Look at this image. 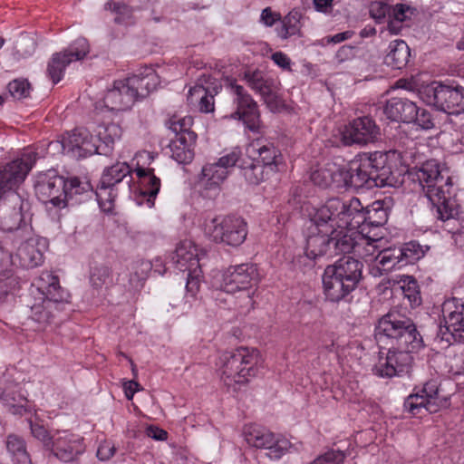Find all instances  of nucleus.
<instances>
[{"mask_svg": "<svg viewBox=\"0 0 464 464\" xmlns=\"http://www.w3.org/2000/svg\"><path fill=\"white\" fill-rule=\"evenodd\" d=\"M115 450L116 449L111 442L104 440L98 447L97 458L102 461L109 460L114 456Z\"/></svg>", "mask_w": 464, "mask_h": 464, "instance_id": "69168bd1", "label": "nucleus"}, {"mask_svg": "<svg viewBox=\"0 0 464 464\" xmlns=\"http://www.w3.org/2000/svg\"><path fill=\"white\" fill-rule=\"evenodd\" d=\"M366 222L361 225V227L352 228L351 234L344 235L343 241H338L340 253L353 252L359 257L366 262H374V258L381 250L382 237H373L364 234Z\"/></svg>", "mask_w": 464, "mask_h": 464, "instance_id": "0eeeda50", "label": "nucleus"}, {"mask_svg": "<svg viewBox=\"0 0 464 464\" xmlns=\"http://www.w3.org/2000/svg\"><path fill=\"white\" fill-rule=\"evenodd\" d=\"M362 161H368V169L372 174V179L375 186L391 185L388 180L391 174L390 168L386 166L387 156L381 151L372 153H364L360 155Z\"/></svg>", "mask_w": 464, "mask_h": 464, "instance_id": "72a5a7b5", "label": "nucleus"}, {"mask_svg": "<svg viewBox=\"0 0 464 464\" xmlns=\"http://www.w3.org/2000/svg\"><path fill=\"white\" fill-rule=\"evenodd\" d=\"M233 97L235 111L230 115L231 119L240 120L252 131H257L260 128V115L256 102L251 95L236 81H231L228 86Z\"/></svg>", "mask_w": 464, "mask_h": 464, "instance_id": "6e6552de", "label": "nucleus"}, {"mask_svg": "<svg viewBox=\"0 0 464 464\" xmlns=\"http://www.w3.org/2000/svg\"><path fill=\"white\" fill-rule=\"evenodd\" d=\"M124 81L130 91L133 92L135 100L146 97L160 83L156 71L149 66L140 69L138 73L127 77Z\"/></svg>", "mask_w": 464, "mask_h": 464, "instance_id": "5701e85b", "label": "nucleus"}, {"mask_svg": "<svg viewBox=\"0 0 464 464\" xmlns=\"http://www.w3.org/2000/svg\"><path fill=\"white\" fill-rule=\"evenodd\" d=\"M376 214H380L381 220L372 221L379 226L385 220V212L379 211L373 208ZM371 215V210L367 211ZM367 218L372 219V217H366L360 200L358 198H352L348 203L342 201L339 198H330L324 205L317 208L314 214L311 215V221L315 226V230L322 231L326 234L343 236L351 234L353 227H361L366 222Z\"/></svg>", "mask_w": 464, "mask_h": 464, "instance_id": "f257e3e1", "label": "nucleus"}, {"mask_svg": "<svg viewBox=\"0 0 464 464\" xmlns=\"http://www.w3.org/2000/svg\"><path fill=\"white\" fill-rule=\"evenodd\" d=\"M243 80L247 86L259 93L268 106L272 107L276 100L277 82L260 70H247Z\"/></svg>", "mask_w": 464, "mask_h": 464, "instance_id": "4be33fe9", "label": "nucleus"}, {"mask_svg": "<svg viewBox=\"0 0 464 464\" xmlns=\"http://www.w3.org/2000/svg\"><path fill=\"white\" fill-rule=\"evenodd\" d=\"M368 166V161H362L360 156L347 164L341 165L342 188H360L374 185L372 174L369 171Z\"/></svg>", "mask_w": 464, "mask_h": 464, "instance_id": "412c9836", "label": "nucleus"}, {"mask_svg": "<svg viewBox=\"0 0 464 464\" xmlns=\"http://www.w3.org/2000/svg\"><path fill=\"white\" fill-rule=\"evenodd\" d=\"M411 322V319L401 316L398 313L390 312L379 320L375 335L380 341L382 338H387L392 343Z\"/></svg>", "mask_w": 464, "mask_h": 464, "instance_id": "393cba45", "label": "nucleus"}, {"mask_svg": "<svg viewBox=\"0 0 464 464\" xmlns=\"http://www.w3.org/2000/svg\"><path fill=\"white\" fill-rule=\"evenodd\" d=\"M291 446V442L287 439L284 437L276 438L273 435V443L267 446L266 450L268 451L266 454L271 459H279L288 452Z\"/></svg>", "mask_w": 464, "mask_h": 464, "instance_id": "864d4df0", "label": "nucleus"}, {"mask_svg": "<svg viewBox=\"0 0 464 464\" xmlns=\"http://www.w3.org/2000/svg\"><path fill=\"white\" fill-rule=\"evenodd\" d=\"M444 404L445 401L439 396L436 382H429L418 392L407 397L404 401V408L405 411L416 416L421 414L423 411L435 413Z\"/></svg>", "mask_w": 464, "mask_h": 464, "instance_id": "4468645a", "label": "nucleus"}, {"mask_svg": "<svg viewBox=\"0 0 464 464\" xmlns=\"http://www.w3.org/2000/svg\"><path fill=\"white\" fill-rule=\"evenodd\" d=\"M222 85L218 79L202 74L195 84L189 87L187 100L189 104L196 106L200 112L209 113L215 110V96L221 91Z\"/></svg>", "mask_w": 464, "mask_h": 464, "instance_id": "1a4fd4ad", "label": "nucleus"}, {"mask_svg": "<svg viewBox=\"0 0 464 464\" xmlns=\"http://www.w3.org/2000/svg\"><path fill=\"white\" fill-rule=\"evenodd\" d=\"M32 286L36 288L41 296L56 300H67L69 297L68 293L61 287L59 277L51 271H43L34 280Z\"/></svg>", "mask_w": 464, "mask_h": 464, "instance_id": "2f4dec72", "label": "nucleus"}, {"mask_svg": "<svg viewBox=\"0 0 464 464\" xmlns=\"http://www.w3.org/2000/svg\"><path fill=\"white\" fill-rule=\"evenodd\" d=\"M6 449L14 461L18 464H31L30 455L22 437L16 434H9L6 438Z\"/></svg>", "mask_w": 464, "mask_h": 464, "instance_id": "49530a36", "label": "nucleus"}, {"mask_svg": "<svg viewBox=\"0 0 464 464\" xmlns=\"http://www.w3.org/2000/svg\"><path fill=\"white\" fill-rule=\"evenodd\" d=\"M244 438L252 447L266 449L273 443V433L256 424H249L244 428Z\"/></svg>", "mask_w": 464, "mask_h": 464, "instance_id": "79ce46f5", "label": "nucleus"}, {"mask_svg": "<svg viewBox=\"0 0 464 464\" xmlns=\"http://www.w3.org/2000/svg\"><path fill=\"white\" fill-rule=\"evenodd\" d=\"M271 59L280 68L291 71V59L282 52H276L272 54Z\"/></svg>", "mask_w": 464, "mask_h": 464, "instance_id": "338daca9", "label": "nucleus"}, {"mask_svg": "<svg viewBox=\"0 0 464 464\" xmlns=\"http://www.w3.org/2000/svg\"><path fill=\"white\" fill-rule=\"evenodd\" d=\"M433 207L434 215L441 221L455 219L459 208L449 199L452 186L451 178L446 168L435 160H430L410 172Z\"/></svg>", "mask_w": 464, "mask_h": 464, "instance_id": "f03ea898", "label": "nucleus"}, {"mask_svg": "<svg viewBox=\"0 0 464 464\" xmlns=\"http://www.w3.org/2000/svg\"><path fill=\"white\" fill-rule=\"evenodd\" d=\"M93 132L101 146L100 154L107 155L111 151L115 141L121 138L122 130L119 124L109 123L98 125Z\"/></svg>", "mask_w": 464, "mask_h": 464, "instance_id": "c9c22d12", "label": "nucleus"}, {"mask_svg": "<svg viewBox=\"0 0 464 464\" xmlns=\"http://www.w3.org/2000/svg\"><path fill=\"white\" fill-rule=\"evenodd\" d=\"M238 168L249 184L257 185L265 179L266 169L260 162H256L254 158L248 156L243 159Z\"/></svg>", "mask_w": 464, "mask_h": 464, "instance_id": "de8ad7c7", "label": "nucleus"}, {"mask_svg": "<svg viewBox=\"0 0 464 464\" xmlns=\"http://www.w3.org/2000/svg\"><path fill=\"white\" fill-rule=\"evenodd\" d=\"M28 203L21 202L19 208H14L9 213L0 218V229L5 232L26 228V215L24 209Z\"/></svg>", "mask_w": 464, "mask_h": 464, "instance_id": "c03bdc74", "label": "nucleus"}, {"mask_svg": "<svg viewBox=\"0 0 464 464\" xmlns=\"http://www.w3.org/2000/svg\"><path fill=\"white\" fill-rule=\"evenodd\" d=\"M193 119L185 116L176 122V162L189 164L194 159L197 134L191 130Z\"/></svg>", "mask_w": 464, "mask_h": 464, "instance_id": "f3484780", "label": "nucleus"}, {"mask_svg": "<svg viewBox=\"0 0 464 464\" xmlns=\"http://www.w3.org/2000/svg\"><path fill=\"white\" fill-rule=\"evenodd\" d=\"M90 284L93 288H106L113 285L112 270L110 266L100 264L94 265L90 269Z\"/></svg>", "mask_w": 464, "mask_h": 464, "instance_id": "8fccbe9b", "label": "nucleus"}, {"mask_svg": "<svg viewBox=\"0 0 464 464\" xmlns=\"http://www.w3.org/2000/svg\"><path fill=\"white\" fill-rule=\"evenodd\" d=\"M395 282L399 285L403 295L409 300L411 305L416 306L420 304V295L417 281L410 276L400 275L396 276Z\"/></svg>", "mask_w": 464, "mask_h": 464, "instance_id": "3c124183", "label": "nucleus"}, {"mask_svg": "<svg viewBox=\"0 0 464 464\" xmlns=\"http://www.w3.org/2000/svg\"><path fill=\"white\" fill-rule=\"evenodd\" d=\"M31 433L36 440H40L46 450L52 445L53 435L49 434L48 430L40 423L30 420Z\"/></svg>", "mask_w": 464, "mask_h": 464, "instance_id": "bf43d9fd", "label": "nucleus"}, {"mask_svg": "<svg viewBox=\"0 0 464 464\" xmlns=\"http://www.w3.org/2000/svg\"><path fill=\"white\" fill-rule=\"evenodd\" d=\"M412 11L405 5H396L391 11L388 17L387 30L391 34H399L402 28L405 26V23L411 19Z\"/></svg>", "mask_w": 464, "mask_h": 464, "instance_id": "37998d69", "label": "nucleus"}, {"mask_svg": "<svg viewBox=\"0 0 464 464\" xmlns=\"http://www.w3.org/2000/svg\"><path fill=\"white\" fill-rule=\"evenodd\" d=\"M49 450L57 459L70 462L85 451L84 439L81 435L67 430L57 431L53 435Z\"/></svg>", "mask_w": 464, "mask_h": 464, "instance_id": "dca6fc26", "label": "nucleus"}, {"mask_svg": "<svg viewBox=\"0 0 464 464\" xmlns=\"http://www.w3.org/2000/svg\"><path fill=\"white\" fill-rule=\"evenodd\" d=\"M31 85L26 80H14L8 83V91L14 99L26 98L30 94Z\"/></svg>", "mask_w": 464, "mask_h": 464, "instance_id": "4d7b16f0", "label": "nucleus"}, {"mask_svg": "<svg viewBox=\"0 0 464 464\" xmlns=\"http://www.w3.org/2000/svg\"><path fill=\"white\" fill-rule=\"evenodd\" d=\"M323 289L325 298L333 303H338L349 295L354 288L344 280L325 267L322 276Z\"/></svg>", "mask_w": 464, "mask_h": 464, "instance_id": "c85d7f7f", "label": "nucleus"}, {"mask_svg": "<svg viewBox=\"0 0 464 464\" xmlns=\"http://www.w3.org/2000/svg\"><path fill=\"white\" fill-rule=\"evenodd\" d=\"M384 113L392 121L411 123L416 115V104L406 98L393 97L387 101Z\"/></svg>", "mask_w": 464, "mask_h": 464, "instance_id": "473e14b6", "label": "nucleus"}, {"mask_svg": "<svg viewBox=\"0 0 464 464\" xmlns=\"http://www.w3.org/2000/svg\"><path fill=\"white\" fill-rule=\"evenodd\" d=\"M204 232L216 243L238 246L246 238L247 227L245 220L239 217L218 216L205 221Z\"/></svg>", "mask_w": 464, "mask_h": 464, "instance_id": "423d86ee", "label": "nucleus"}, {"mask_svg": "<svg viewBox=\"0 0 464 464\" xmlns=\"http://www.w3.org/2000/svg\"><path fill=\"white\" fill-rule=\"evenodd\" d=\"M249 157L256 159V162L264 165V169L276 171L281 160L280 152L271 143L263 144L259 140L253 141L246 150Z\"/></svg>", "mask_w": 464, "mask_h": 464, "instance_id": "7c9ffc66", "label": "nucleus"}, {"mask_svg": "<svg viewBox=\"0 0 464 464\" xmlns=\"http://www.w3.org/2000/svg\"><path fill=\"white\" fill-rule=\"evenodd\" d=\"M411 122L421 130H430L434 127L430 113L425 109H419L417 106L416 115H414Z\"/></svg>", "mask_w": 464, "mask_h": 464, "instance_id": "680f3d73", "label": "nucleus"}, {"mask_svg": "<svg viewBox=\"0 0 464 464\" xmlns=\"http://www.w3.org/2000/svg\"><path fill=\"white\" fill-rule=\"evenodd\" d=\"M342 167L336 162H326L316 166L311 171L310 179L312 182L321 188H326L332 186L342 188Z\"/></svg>", "mask_w": 464, "mask_h": 464, "instance_id": "c756f323", "label": "nucleus"}, {"mask_svg": "<svg viewBox=\"0 0 464 464\" xmlns=\"http://www.w3.org/2000/svg\"><path fill=\"white\" fill-rule=\"evenodd\" d=\"M344 454L340 450H329L316 458L311 464H342Z\"/></svg>", "mask_w": 464, "mask_h": 464, "instance_id": "e2e57ef3", "label": "nucleus"}, {"mask_svg": "<svg viewBox=\"0 0 464 464\" xmlns=\"http://www.w3.org/2000/svg\"><path fill=\"white\" fill-rule=\"evenodd\" d=\"M280 18V14L273 12L270 7L265 8L260 16L261 22L266 26H272Z\"/></svg>", "mask_w": 464, "mask_h": 464, "instance_id": "774afa93", "label": "nucleus"}, {"mask_svg": "<svg viewBox=\"0 0 464 464\" xmlns=\"http://www.w3.org/2000/svg\"><path fill=\"white\" fill-rule=\"evenodd\" d=\"M19 287L18 277L9 272L0 277V302Z\"/></svg>", "mask_w": 464, "mask_h": 464, "instance_id": "13d9d810", "label": "nucleus"}, {"mask_svg": "<svg viewBox=\"0 0 464 464\" xmlns=\"http://www.w3.org/2000/svg\"><path fill=\"white\" fill-rule=\"evenodd\" d=\"M326 267L354 289L362 278V265L352 256H343Z\"/></svg>", "mask_w": 464, "mask_h": 464, "instance_id": "cd10ccee", "label": "nucleus"}, {"mask_svg": "<svg viewBox=\"0 0 464 464\" xmlns=\"http://www.w3.org/2000/svg\"><path fill=\"white\" fill-rule=\"evenodd\" d=\"M412 353L392 346L385 357H380L372 371L380 377L392 378L408 372L412 362Z\"/></svg>", "mask_w": 464, "mask_h": 464, "instance_id": "a211bd4d", "label": "nucleus"}, {"mask_svg": "<svg viewBox=\"0 0 464 464\" xmlns=\"http://www.w3.org/2000/svg\"><path fill=\"white\" fill-rule=\"evenodd\" d=\"M314 231L306 238L305 255L311 259H315L317 256L324 255L331 245L334 246L336 253H340V247L337 245L338 241H343L344 236L340 237L335 235H328L322 231Z\"/></svg>", "mask_w": 464, "mask_h": 464, "instance_id": "b1692460", "label": "nucleus"}, {"mask_svg": "<svg viewBox=\"0 0 464 464\" xmlns=\"http://www.w3.org/2000/svg\"><path fill=\"white\" fill-rule=\"evenodd\" d=\"M0 399L8 408V411L13 415L23 416L32 411V405L23 395L11 393L6 391L0 392Z\"/></svg>", "mask_w": 464, "mask_h": 464, "instance_id": "a18cd8bd", "label": "nucleus"}, {"mask_svg": "<svg viewBox=\"0 0 464 464\" xmlns=\"http://www.w3.org/2000/svg\"><path fill=\"white\" fill-rule=\"evenodd\" d=\"M340 134L341 140L346 146L365 145L374 142L379 138L380 129L372 118L363 116L344 125Z\"/></svg>", "mask_w": 464, "mask_h": 464, "instance_id": "9b49d317", "label": "nucleus"}, {"mask_svg": "<svg viewBox=\"0 0 464 464\" xmlns=\"http://www.w3.org/2000/svg\"><path fill=\"white\" fill-rule=\"evenodd\" d=\"M392 345L411 353L418 352L422 347V338L412 321L395 339Z\"/></svg>", "mask_w": 464, "mask_h": 464, "instance_id": "58836bf2", "label": "nucleus"}, {"mask_svg": "<svg viewBox=\"0 0 464 464\" xmlns=\"http://www.w3.org/2000/svg\"><path fill=\"white\" fill-rule=\"evenodd\" d=\"M64 200L72 198L74 195H80L91 189L89 182H82L77 177H72L67 179H64Z\"/></svg>", "mask_w": 464, "mask_h": 464, "instance_id": "603ef678", "label": "nucleus"}, {"mask_svg": "<svg viewBox=\"0 0 464 464\" xmlns=\"http://www.w3.org/2000/svg\"><path fill=\"white\" fill-rule=\"evenodd\" d=\"M63 148L72 157L83 159L95 153L100 154L101 146L93 133L85 127H77L63 138Z\"/></svg>", "mask_w": 464, "mask_h": 464, "instance_id": "ddd939ff", "label": "nucleus"}, {"mask_svg": "<svg viewBox=\"0 0 464 464\" xmlns=\"http://www.w3.org/2000/svg\"><path fill=\"white\" fill-rule=\"evenodd\" d=\"M300 14L296 11L290 12L285 16L282 24L291 32H294V35L299 34L301 24H300Z\"/></svg>", "mask_w": 464, "mask_h": 464, "instance_id": "0e129e2a", "label": "nucleus"}, {"mask_svg": "<svg viewBox=\"0 0 464 464\" xmlns=\"http://www.w3.org/2000/svg\"><path fill=\"white\" fill-rule=\"evenodd\" d=\"M391 6L384 0H376L370 4L369 13L377 23H382L390 14Z\"/></svg>", "mask_w": 464, "mask_h": 464, "instance_id": "6e6d98bb", "label": "nucleus"}, {"mask_svg": "<svg viewBox=\"0 0 464 464\" xmlns=\"http://www.w3.org/2000/svg\"><path fill=\"white\" fill-rule=\"evenodd\" d=\"M176 267L186 281L184 308L192 307V303L199 291L203 273L199 264L198 248L191 239L181 240L176 246Z\"/></svg>", "mask_w": 464, "mask_h": 464, "instance_id": "39448f33", "label": "nucleus"}, {"mask_svg": "<svg viewBox=\"0 0 464 464\" xmlns=\"http://www.w3.org/2000/svg\"><path fill=\"white\" fill-rule=\"evenodd\" d=\"M131 171L132 169L128 163L118 161L103 170L102 175L101 177L102 183L111 185L116 188L118 184L123 181L126 178H129L126 183L129 188L132 189Z\"/></svg>", "mask_w": 464, "mask_h": 464, "instance_id": "e433bc0d", "label": "nucleus"}, {"mask_svg": "<svg viewBox=\"0 0 464 464\" xmlns=\"http://www.w3.org/2000/svg\"><path fill=\"white\" fill-rule=\"evenodd\" d=\"M401 250V257L404 266L409 263H413L421 256V250L419 245L414 242H410L402 247H399Z\"/></svg>", "mask_w": 464, "mask_h": 464, "instance_id": "052dcab7", "label": "nucleus"}, {"mask_svg": "<svg viewBox=\"0 0 464 464\" xmlns=\"http://www.w3.org/2000/svg\"><path fill=\"white\" fill-rule=\"evenodd\" d=\"M137 160V168L135 169L138 185L133 186V191H139L140 195L148 198V201L153 200L160 191V180L154 174V169H144L140 167L142 164H150L154 160V156L151 152L143 150L135 155Z\"/></svg>", "mask_w": 464, "mask_h": 464, "instance_id": "2eb2a0df", "label": "nucleus"}, {"mask_svg": "<svg viewBox=\"0 0 464 464\" xmlns=\"http://www.w3.org/2000/svg\"><path fill=\"white\" fill-rule=\"evenodd\" d=\"M66 304L67 300L40 296L31 305V317L38 324H49L55 316V312L64 310Z\"/></svg>", "mask_w": 464, "mask_h": 464, "instance_id": "a878e982", "label": "nucleus"}, {"mask_svg": "<svg viewBox=\"0 0 464 464\" xmlns=\"http://www.w3.org/2000/svg\"><path fill=\"white\" fill-rule=\"evenodd\" d=\"M384 63L392 69H401L410 58V48L402 40H394L389 45Z\"/></svg>", "mask_w": 464, "mask_h": 464, "instance_id": "ea45409f", "label": "nucleus"}, {"mask_svg": "<svg viewBox=\"0 0 464 464\" xmlns=\"http://www.w3.org/2000/svg\"><path fill=\"white\" fill-rule=\"evenodd\" d=\"M64 178L55 169H48L36 176L34 183L35 195L43 203H52L59 207L64 202Z\"/></svg>", "mask_w": 464, "mask_h": 464, "instance_id": "f8f14e48", "label": "nucleus"}, {"mask_svg": "<svg viewBox=\"0 0 464 464\" xmlns=\"http://www.w3.org/2000/svg\"><path fill=\"white\" fill-rule=\"evenodd\" d=\"M227 176L217 162L208 163L202 168L199 183L207 190H217Z\"/></svg>", "mask_w": 464, "mask_h": 464, "instance_id": "4c0bfd02", "label": "nucleus"}, {"mask_svg": "<svg viewBox=\"0 0 464 464\" xmlns=\"http://www.w3.org/2000/svg\"><path fill=\"white\" fill-rule=\"evenodd\" d=\"M88 53L87 40L79 38L63 51L53 53L47 65V74L53 83L56 84L63 78L65 69L72 62L83 59Z\"/></svg>", "mask_w": 464, "mask_h": 464, "instance_id": "9d476101", "label": "nucleus"}, {"mask_svg": "<svg viewBox=\"0 0 464 464\" xmlns=\"http://www.w3.org/2000/svg\"><path fill=\"white\" fill-rule=\"evenodd\" d=\"M242 157V152L239 148H233L231 150L227 151L224 155H222L218 161H216L224 170H227V174L229 175L231 169L237 165L240 164Z\"/></svg>", "mask_w": 464, "mask_h": 464, "instance_id": "5fc2aeb1", "label": "nucleus"}, {"mask_svg": "<svg viewBox=\"0 0 464 464\" xmlns=\"http://www.w3.org/2000/svg\"><path fill=\"white\" fill-rule=\"evenodd\" d=\"M134 94L124 80L115 81L113 88L104 96L105 106L111 111H125L135 102Z\"/></svg>", "mask_w": 464, "mask_h": 464, "instance_id": "bb28decb", "label": "nucleus"}, {"mask_svg": "<svg viewBox=\"0 0 464 464\" xmlns=\"http://www.w3.org/2000/svg\"><path fill=\"white\" fill-rule=\"evenodd\" d=\"M401 250L399 247L381 249L371 266L370 272L374 276H380L382 271L404 266Z\"/></svg>", "mask_w": 464, "mask_h": 464, "instance_id": "f704fd0d", "label": "nucleus"}, {"mask_svg": "<svg viewBox=\"0 0 464 464\" xmlns=\"http://www.w3.org/2000/svg\"><path fill=\"white\" fill-rule=\"evenodd\" d=\"M95 194L101 210L104 213L111 214L115 206V198L118 196L117 188L102 184V180H100Z\"/></svg>", "mask_w": 464, "mask_h": 464, "instance_id": "09e8293b", "label": "nucleus"}, {"mask_svg": "<svg viewBox=\"0 0 464 464\" xmlns=\"http://www.w3.org/2000/svg\"><path fill=\"white\" fill-rule=\"evenodd\" d=\"M260 354L256 349L241 346L219 357L220 379L234 392L246 385L258 372Z\"/></svg>", "mask_w": 464, "mask_h": 464, "instance_id": "7ed1b4c3", "label": "nucleus"}, {"mask_svg": "<svg viewBox=\"0 0 464 464\" xmlns=\"http://www.w3.org/2000/svg\"><path fill=\"white\" fill-rule=\"evenodd\" d=\"M15 258L20 266L29 269L42 264L43 254L33 242L26 240L17 248Z\"/></svg>", "mask_w": 464, "mask_h": 464, "instance_id": "a19ab883", "label": "nucleus"}, {"mask_svg": "<svg viewBox=\"0 0 464 464\" xmlns=\"http://www.w3.org/2000/svg\"><path fill=\"white\" fill-rule=\"evenodd\" d=\"M259 280L256 265L246 263L231 266L222 275L221 288L232 295L238 294L237 305L247 312L254 307V295Z\"/></svg>", "mask_w": 464, "mask_h": 464, "instance_id": "20e7f679", "label": "nucleus"}, {"mask_svg": "<svg viewBox=\"0 0 464 464\" xmlns=\"http://www.w3.org/2000/svg\"><path fill=\"white\" fill-rule=\"evenodd\" d=\"M442 315L446 332L454 341L464 342V303L457 298L446 300Z\"/></svg>", "mask_w": 464, "mask_h": 464, "instance_id": "6ab92c4d", "label": "nucleus"}, {"mask_svg": "<svg viewBox=\"0 0 464 464\" xmlns=\"http://www.w3.org/2000/svg\"><path fill=\"white\" fill-rule=\"evenodd\" d=\"M434 104L449 114L464 113V87L438 85L432 89Z\"/></svg>", "mask_w": 464, "mask_h": 464, "instance_id": "aec40b11", "label": "nucleus"}]
</instances>
